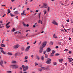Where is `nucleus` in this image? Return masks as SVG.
Segmentation results:
<instances>
[{
    "instance_id": "1",
    "label": "nucleus",
    "mask_w": 73,
    "mask_h": 73,
    "mask_svg": "<svg viewBox=\"0 0 73 73\" xmlns=\"http://www.w3.org/2000/svg\"><path fill=\"white\" fill-rule=\"evenodd\" d=\"M46 42H44L42 43L41 46H40V50L39 51V53H42L43 52V48L46 46Z\"/></svg>"
},
{
    "instance_id": "2",
    "label": "nucleus",
    "mask_w": 73,
    "mask_h": 73,
    "mask_svg": "<svg viewBox=\"0 0 73 73\" xmlns=\"http://www.w3.org/2000/svg\"><path fill=\"white\" fill-rule=\"evenodd\" d=\"M22 67L23 68V71H26L28 69V67L27 66H25L23 65L22 66Z\"/></svg>"
},
{
    "instance_id": "3",
    "label": "nucleus",
    "mask_w": 73,
    "mask_h": 73,
    "mask_svg": "<svg viewBox=\"0 0 73 73\" xmlns=\"http://www.w3.org/2000/svg\"><path fill=\"white\" fill-rule=\"evenodd\" d=\"M52 60L50 58H48L47 59V61L46 62V63L47 64H50L51 63V61Z\"/></svg>"
},
{
    "instance_id": "4",
    "label": "nucleus",
    "mask_w": 73,
    "mask_h": 73,
    "mask_svg": "<svg viewBox=\"0 0 73 73\" xmlns=\"http://www.w3.org/2000/svg\"><path fill=\"white\" fill-rule=\"evenodd\" d=\"M11 67H12L14 69H17L18 68L19 66L17 64L12 65H11Z\"/></svg>"
},
{
    "instance_id": "5",
    "label": "nucleus",
    "mask_w": 73,
    "mask_h": 73,
    "mask_svg": "<svg viewBox=\"0 0 73 73\" xmlns=\"http://www.w3.org/2000/svg\"><path fill=\"white\" fill-rule=\"evenodd\" d=\"M48 8V6L46 5V4L45 3H44L43 4V6L40 7V8Z\"/></svg>"
},
{
    "instance_id": "6",
    "label": "nucleus",
    "mask_w": 73,
    "mask_h": 73,
    "mask_svg": "<svg viewBox=\"0 0 73 73\" xmlns=\"http://www.w3.org/2000/svg\"><path fill=\"white\" fill-rule=\"evenodd\" d=\"M19 47H20V45L19 44H16L14 46V48H15V49H17V48H18Z\"/></svg>"
},
{
    "instance_id": "7",
    "label": "nucleus",
    "mask_w": 73,
    "mask_h": 73,
    "mask_svg": "<svg viewBox=\"0 0 73 73\" xmlns=\"http://www.w3.org/2000/svg\"><path fill=\"white\" fill-rule=\"evenodd\" d=\"M3 61L1 60L0 62V65H1L2 67H3V68H4V66H3Z\"/></svg>"
},
{
    "instance_id": "8",
    "label": "nucleus",
    "mask_w": 73,
    "mask_h": 73,
    "mask_svg": "<svg viewBox=\"0 0 73 73\" xmlns=\"http://www.w3.org/2000/svg\"><path fill=\"white\" fill-rule=\"evenodd\" d=\"M52 24H54V25H58V23L56 22L55 21H53L52 22Z\"/></svg>"
},
{
    "instance_id": "9",
    "label": "nucleus",
    "mask_w": 73,
    "mask_h": 73,
    "mask_svg": "<svg viewBox=\"0 0 73 73\" xmlns=\"http://www.w3.org/2000/svg\"><path fill=\"white\" fill-rule=\"evenodd\" d=\"M19 53V52H17L15 53L14 54V56L15 58H16V57L18 56Z\"/></svg>"
},
{
    "instance_id": "10",
    "label": "nucleus",
    "mask_w": 73,
    "mask_h": 73,
    "mask_svg": "<svg viewBox=\"0 0 73 73\" xmlns=\"http://www.w3.org/2000/svg\"><path fill=\"white\" fill-rule=\"evenodd\" d=\"M30 48V46H28L25 50V51L26 52H28V51L29 49Z\"/></svg>"
},
{
    "instance_id": "11",
    "label": "nucleus",
    "mask_w": 73,
    "mask_h": 73,
    "mask_svg": "<svg viewBox=\"0 0 73 73\" xmlns=\"http://www.w3.org/2000/svg\"><path fill=\"white\" fill-rule=\"evenodd\" d=\"M68 59L69 60V62H72L73 61V59L72 58H68Z\"/></svg>"
},
{
    "instance_id": "12",
    "label": "nucleus",
    "mask_w": 73,
    "mask_h": 73,
    "mask_svg": "<svg viewBox=\"0 0 73 73\" xmlns=\"http://www.w3.org/2000/svg\"><path fill=\"white\" fill-rule=\"evenodd\" d=\"M14 14L15 15H18L19 14V12H18V11H16L14 12Z\"/></svg>"
},
{
    "instance_id": "13",
    "label": "nucleus",
    "mask_w": 73,
    "mask_h": 73,
    "mask_svg": "<svg viewBox=\"0 0 73 73\" xmlns=\"http://www.w3.org/2000/svg\"><path fill=\"white\" fill-rule=\"evenodd\" d=\"M59 61L60 62H61V63H62V61H63V59H59Z\"/></svg>"
},
{
    "instance_id": "14",
    "label": "nucleus",
    "mask_w": 73,
    "mask_h": 73,
    "mask_svg": "<svg viewBox=\"0 0 73 73\" xmlns=\"http://www.w3.org/2000/svg\"><path fill=\"white\" fill-rule=\"evenodd\" d=\"M28 58V56H25L24 58V59L25 60H27V59Z\"/></svg>"
},
{
    "instance_id": "15",
    "label": "nucleus",
    "mask_w": 73,
    "mask_h": 73,
    "mask_svg": "<svg viewBox=\"0 0 73 73\" xmlns=\"http://www.w3.org/2000/svg\"><path fill=\"white\" fill-rule=\"evenodd\" d=\"M50 50H51L50 48H48L46 52H49Z\"/></svg>"
},
{
    "instance_id": "16",
    "label": "nucleus",
    "mask_w": 73,
    "mask_h": 73,
    "mask_svg": "<svg viewBox=\"0 0 73 73\" xmlns=\"http://www.w3.org/2000/svg\"><path fill=\"white\" fill-rule=\"evenodd\" d=\"M50 45H53V43L52 41H51L50 43Z\"/></svg>"
},
{
    "instance_id": "17",
    "label": "nucleus",
    "mask_w": 73,
    "mask_h": 73,
    "mask_svg": "<svg viewBox=\"0 0 73 73\" xmlns=\"http://www.w3.org/2000/svg\"><path fill=\"white\" fill-rule=\"evenodd\" d=\"M21 50L22 51H24V47H21Z\"/></svg>"
},
{
    "instance_id": "18",
    "label": "nucleus",
    "mask_w": 73,
    "mask_h": 73,
    "mask_svg": "<svg viewBox=\"0 0 73 73\" xmlns=\"http://www.w3.org/2000/svg\"><path fill=\"white\" fill-rule=\"evenodd\" d=\"M24 11H23V13H21V15L22 16H24V15H25L26 14L25 13Z\"/></svg>"
},
{
    "instance_id": "19",
    "label": "nucleus",
    "mask_w": 73,
    "mask_h": 73,
    "mask_svg": "<svg viewBox=\"0 0 73 73\" xmlns=\"http://www.w3.org/2000/svg\"><path fill=\"white\" fill-rule=\"evenodd\" d=\"M38 71H39V72H42V69L41 68H39L38 69Z\"/></svg>"
},
{
    "instance_id": "20",
    "label": "nucleus",
    "mask_w": 73,
    "mask_h": 73,
    "mask_svg": "<svg viewBox=\"0 0 73 73\" xmlns=\"http://www.w3.org/2000/svg\"><path fill=\"white\" fill-rule=\"evenodd\" d=\"M1 53H3V54H6V53L4 51H3V50H1Z\"/></svg>"
},
{
    "instance_id": "21",
    "label": "nucleus",
    "mask_w": 73,
    "mask_h": 73,
    "mask_svg": "<svg viewBox=\"0 0 73 73\" xmlns=\"http://www.w3.org/2000/svg\"><path fill=\"white\" fill-rule=\"evenodd\" d=\"M53 36L55 38H57V36H56L55 34L53 35Z\"/></svg>"
},
{
    "instance_id": "22",
    "label": "nucleus",
    "mask_w": 73,
    "mask_h": 73,
    "mask_svg": "<svg viewBox=\"0 0 73 73\" xmlns=\"http://www.w3.org/2000/svg\"><path fill=\"white\" fill-rule=\"evenodd\" d=\"M41 68H42V70H45L46 69V68L44 67H41Z\"/></svg>"
},
{
    "instance_id": "23",
    "label": "nucleus",
    "mask_w": 73,
    "mask_h": 73,
    "mask_svg": "<svg viewBox=\"0 0 73 73\" xmlns=\"http://www.w3.org/2000/svg\"><path fill=\"white\" fill-rule=\"evenodd\" d=\"M41 60L42 61H43L44 60V57L43 56H42L41 57Z\"/></svg>"
},
{
    "instance_id": "24",
    "label": "nucleus",
    "mask_w": 73,
    "mask_h": 73,
    "mask_svg": "<svg viewBox=\"0 0 73 73\" xmlns=\"http://www.w3.org/2000/svg\"><path fill=\"white\" fill-rule=\"evenodd\" d=\"M7 54H8V55H9V56L12 55V54L11 53H10V52H8Z\"/></svg>"
},
{
    "instance_id": "25",
    "label": "nucleus",
    "mask_w": 73,
    "mask_h": 73,
    "mask_svg": "<svg viewBox=\"0 0 73 73\" xmlns=\"http://www.w3.org/2000/svg\"><path fill=\"white\" fill-rule=\"evenodd\" d=\"M55 53V51H54V50H53L52 51V53L51 54H53L54 53Z\"/></svg>"
},
{
    "instance_id": "26",
    "label": "nucleus",
    "mask_w": 73,
    "mask_h": 73,
    "mask_svg": "<svg viewBox=\"0 0 73 73\" xmlns=\"http://www.w3.org/2000/svg\"><path fill=\"white\" fill-rule=\"evenodd\" d=\"M36 58L37 60H40V57H39V56H36Z\"/></svg>"
},
{
    "instance_id": "27",
    "label": "nucleus",
    "mask_w": 73,
    "mask_h": 73,
    "mask_svg": "<svg viewBox=\"0 0 73 73\" xmlns=\"http://www.w3.org/2000/svg\"><path fill=\"white\" fill-rule=\"evenodd\" d=\"M1 46L2 47H4L5 46V45H4V44H1Z\"/></svg>"
},
{
    "instance_id": "28",
    "label": "nucleus",
    "mask_w": 73,
    "mask_h": 73,
    "mask_svg": "<svg viewBox=\"0 0 73 73\" xmlns=\"http://www.w3.org/2000/svg\"><path fill=\"white\" fill-rule=\"evenodd\" d=\"M11 62L13 63V64H16V62L15 61H12Z\"/></svg>"
},
{
    "instance_id": "29",
    "label": "nucleus",
    "mask_w": 73,
    "mask_h": 73,
    "mask_svg": "<svg viewBox=\"0 0 73 73\" xmlns=\"http://www.w3.org/2000/svg\"><path fill=\"white\" fill-rule=\"evenodd\" d=\"M10 11V10H9V9H8L7 10V11L8 12L7 13V14H8L9 13H11V11Z\"/></svg>"
},
{
    "instance_id": "30",
    "label": "nucleus",
    "mask_w": 73,
    "mask_h": 73,
    "mask_svg": "<svg viewBox=\"0 0 73 73\" xmlns=\"http://www.w3.org/2000/svg\"><path fill=\"white\" fill-rule=\"evenodd\" d=\"M10 16L11 17H13V16H15V15H14L13 14H12V13H10Z\"/></svg>"
},
{
    "instance_id": "31",
    "label": "nucleus",
    "mask_w": 73,
    "mask_h": 73,
    "mask_svg": "<svg viewBox=\"0 0 73 73\" xmlns=\"http://www.w3.org/2000/svg\"><path fill=\"white\" fill-rule=\"evenodd\" d=\"M53 64L54 65H57V63L56 62H54Z\"/></svg>"
},
{
    "instance_id": "32",
    "label": "nucleus",
    "mask_w": 73,
    "mask_h": 73,
    "mask_svg": "<svg viewBox=\"0 0 73 73\" xmlns=\"http://www.w3.org/2000/svg\"><path fill=\"white\" fill-rule=\"evenodd\" d=\"M45 56L46 58H48V55L46 54H45Z\"/></svg>"
},
{
    "instance_id": "33",
    "label": "nucleus",
    "mask_w": 73,
    "mask_h": 73,
    "mask_svg": "<svg viewBox=\"0 0 73 73\" xmlns=\"http://www.w3.org/2000/svg\"><path fill=\"white\" fill-rule=\"evenodd\" d=\"M7 73H11L12 72L11 71H8L7 72Z\"/></svg>"
},
{
    "instance_id": "34",
    "label": "nucleus",
    "mask_w": 73,
    "mask_h": 73,
    "mask_svg": "<svg viewBox=\"0 0 73 73\" xmlns=\"http://www.w3.org/2000/svg\"><path fill=\"white\" fill-rule=\"evenodd\" d=\"M41 14V12H40L38 15L39 18H40V17Z\"/></svg>"
},
{
    "instance_id": "35",
    "label": "nucleus",
    "mask_w": 73,
    "mask_h": 73,
    "mask_svg": "<svg viewBox=\"0 0 73 73\" xmlns=\"http://www.w3.org/2000/svg\"><path fill=\"white\" fill-rule=\"evenodd\" d=\"M10 22H8V23H7L6 24V26H7L9 24H10Z\"/></svg>"
},
{
    "instance_id": "36",
    "label": "nucleus",
    "mask_w": 73,
    "mask_h": 73,
    "mask_svg": "<svg viewBox=\"0 0 73 73\" xmlns=\"http://www.w3.org/2000/svg\"><path fill=\"white\" fill-rule=\"evenodd\" d=\"M10 27H11V26H7L6 28H7V29H8V28H9Z\"/></svg>"
},
{
    "instance_id": "37",
    "label": "nucleus",
    "mask_w": 73,
    "mask_h": 73,
    "mask_svg": "<svg viewBox=\"0 0 73 73\" xmlns=\"http://www.w3.org/2000/svg\"><path fill=\"white\" fill-rule=\"evenodd\" d=\"M24 62H26L27 63V62H28V61L27 60H26L24 61Z\"/></svg>"
},
{
    "instance_id": "38",
    "label": "nucleus",
    "mask_w": 73,
    "mask_h": 73,
    "mask_svg": "<svg viewBox=\"0 0 73 73\" xmlns=\"http://www.w3.org/2000/svg\"><path fill=\"white\" fill-rule=\"evenodd\" d=\"M46 69L47 70H50V69L49 68H46Z\"/></svg>"
},
{
    "instance_id": "39",
    "label": "nucleus",
    "mask_w": 73,
    "mask_h": 73,
    "mask_svg": "<svg viewBox=\"0 0 73 73\" xmlns=\"http://www.w3.org/2000/svg\"><path fill=\"white\" fill-rule=\"evenodd\" d=\"M23 26H24V27H25V26H26V24L25 23H24V22H23Z\"/></svg>"
},
{
    "instance_id": "40",
    "label": "nucleus",
    "mask_w": 73,
    "mask_h": 73,
    "mask_svg": "<svg viewBox=\"0 0 73 73\" xmlns=\"http://www.w3.org/2000/svg\"><path fill=\"white\" fill-rule=\"evenodd\" d=\"M15 31H16V30H15V28H13V29L12 31L13 32H15Z\"/></svg>"
},
{
    "instance_id": "41",
    "label": "nucleus",
    "mask_w": 73,
    "mask_h": 73,
    "mask_svg": "<svg viewBox=\"0 0 73 73\" xmlns=\"http://www.w3.org/2000/svg\"><path fill=\"white\" fill-rule=\"evenodd\" d=\"M35 66H36L37 65H38V64H37V62H35Z\"/></svg>"
},
{
    "instance_id": "42",
    "label": "nucleus",
    "mask_w": 73,
    "mask_h": 73,
    "mask_svg": "<svg viewBox=\"0 0 73 73\" xmlns=\"http://www.w3.org/2000/svg\"><path fill=\"white\" fill-rule=\"evenodd\" d=\"M59 55H60V54L58 53H56L55 55V56H59Z\"/></svg>"
},
{
    "instance_id": "43",
    "label": "nucleus",
    "mask_w": 73,
    "mask_h": 73,
    "mask_svg": "<svg viewBox=\"0 0 73 73\" xmlns=\"http://www.w3.org/2000/svg\"><path fill=\"white\" fill-rule=\"evenodd\" d=\"M41 22H42V21H41V20H39L38 21V23H41Z\"/></svg>"
},
{
    "instance_id": "44",
    "label": "nucleus",
    "mask_w": 73,
    "mask_h": 73,
    "mask_svg": "<svg viewBox=\"0 0 73 73\" xmlns=\"http://www.w3.org/2000/svg\"><path fill=\"white\" fill-rule=\"evenodd\" d=\"M64 51H69V50L67 49H65L64 50Z\"/></svg>"
},
{
    "instance_id": "45",
    "label": "nucleus",
    "mask_w": 73,
    "mask_h": 73,
    "mask_svg": "<svg viewBox=\"0 0 73 73\" xmlns=\"http://www.w3.org/2000/svg\"><path fill=\"white\" fill-rule=\"evenodd\" d=\"M43 54H45V53H46V51H43Z\"/></svg>"
},
{
    "instance_id": "46",
    "label": "nucleus",
    "mask_w": 73,
    "mask_h": 73,
    "mask_svg": "<svg viewBox=\"0 0 73 73\" xmlns=\"http://www.w3.org/2000/svg\"><path fill=\"white\" fill-rule=\"evenodd\" d=\"M36 42H37V41L36 40H35L33 43V44H35L36 43Z\"/></svg>"
},
{
    "instance_id": "47",
    "label": "nucleus",
    "mask_w": 73,
    "mask_h": 73,
    "mask_svg": "<svg viewBox=\"0 0 73 73\" xmlns=\"http://www.w3.org/2000/svg\"><path fill=\"white\" fill-rule=\"evenodd\" d=\"M4 26H1L0 27V28H3Z\"/></svg>"
},
{
    "instance_id": "48",
    "label": "nucleus",
    "mask_w": 73,
    "mask_h": 73,
    "mask_svg": "<svg viewBox=\"0 0 73 73\" xmlns=\"http://www.w3.org/2000/svg\"><path fill=\"white\" fill-rule=\"evenodd\" d=\"M65 3H68V0H65Z\"/></svg>"
},
{
    "instance_id": "49",
    "label": "nucleus",
    "mask_w": 73,
    "mask_h": 73,
    "mask_svg": "<svg viewBox=\"0 0 73 73\" xmlns=\"http://www.w3.org/2000/svg\"><path fill=\"white\" fill-rule=\"evenodd\" d=\"M44 12H44V15H45V14H46V11H44Z\"/></svg>"
},
{
    "instance_id": "50",
    "label": "nucleus",
    "mask_w": 73,
    "mask_h": 73,
    "mask_svg": "<svg viewBox=\"0 0 73 73\" xmlns=\"http://www.w3.org/2000/svg\"><path fill=\"white\" fill-rule=\"evenodd\" d=\"M6 15V14H5L4 15H3L2 17H4Z\"/></svg>"
},
{
    "instance_id": "51",
    "label": "nucleus",
    "mask_w": 73,
    "mask_h": 73,
    "mask_svg": "<svg viewBox=\"0 0 73 73\" xmlns=\"http://www.w3.org/2000/svg\"><path fill=\"white\" fill-rule=\"evenodd\" d=\"M56 49H58V46H56Z\"/></svg>"
},
{
    "instance_id": "52",
    "label": "nucleus",
    "mask_w": 73,
    "mask_h": 73,
    "mask_svg": "<svg viewBox=\"0 0 73 73\" xmlns=\"http://www.w3.org/2000/svg\"><path fill=\"white\" fill-rule=\"evenodd\" d=\"M49 9H50V8L49 7H48V11H49Z\"/></svg>"
},
{
    "instance_id": "53",
    "label": "nucleus",
    "mask_w": 73,
    "mask_h": 73,
    "mask_svg": "<svg viewBox=\"0 0 73 73\" xmlns=\"http://www.w3.org/2000/svg\"><path fill=\"white\" fill-rule=\"evenodd\" d=\"M0 49H1V50H3V48H2L0 47Z\"/></svg>"
},
{
    "instance_id": "54",
    "label": "nucleus",
    "mask_w": 73,
    "mask_h": 73,
    "mask_svg": "<svg viewBox=\"0 0 73 73\" xmlns=\"http://www.w3.org/2000/svg\"><path fill=\"white\" fill-rule=\"evenodd\" d=\"M64 65H66V66H67V65H68V64H67V63H65L64 64Z\"/></svg>"
},
{
    "instance_id": "55",
    "label": "nucleus",
    "mask_w": 73,
    "mask_h": 73,
    "mask_svg": "<svg viewBox=\"0 0 73 73\" xmlns=\"http://www.w3.org/2000/svg\"><path fill=\"white\" fill-rule=\"evenodd\" d=\"M29 31H30L29 30H27L26 31V32H28Z\"/></svg>"
},
{
    "instance_id": "56",
    "label": "nucleus",
    "mask_w": 73,
    "mask_h": 73,
    "mask_svg": "<svg viewBox=\"0 0 73 73\" xmlns=\"http://www.w3.org/2000/svg\"><path fill=\"white\" fill-rule=\"evenodd\" d=\"M71 52H72V51H70L69 52V53L70 54H71Z\"/></svg>"
},
{
    "instance_id": "57",
    "label": "nucleus",
    "mask_w": 73,
    "mask_h": 73,
    "mask_svg": "<svg viewBox=\"0 0 73 73\" xmlns=\"http://www.w3.org/2000/svg\"><path fill=\"white\" fill-rule=\"evenodd\" d=\"M15 0H11V1L12 2H13V1H15Z\"/></svg>"
},
{
    "instance_id": "58",
    "label": "nucleus",
    "mask_w": 73,
    "mask_h": 73,
    "mask_svg": "<svg viewBox=\"0 0 73 73\" xmlns=\"http://www.w3.org/2000/svg\"><path fill=\"white\" fill-rule=\"evenodd\" d=\"M27 9V11H28V10H29V8H27V9Z\"/></svg>"
},
{
    "instance_id": "59",
    "label": "nucleus",
    "mask_w": 73,
    "mask_h": 73,
    "mask_svg": "<svg viewBox=\"0 0 73 73\" xmlns=\"http://www.w3.org/2000/svg\"><path fill=\"white\" fill-rule=\"evenodd\" d=\"M72 33H73V29H72Z\"/></svg>"
},
{
    "instance_id": "60",
    "label": "nucleus",
    "mask_w": 73,
    "mask_h": 73,
    "mask_svg": "<svg viewBox=\"0 0 73 73\" xmlns=\"http://www.w3.org/2000/svg\"><path fill=\"white\" fill-rule=\"evenodd\" d=\"M28 3L27 2L25 3V4H27Z\"/></svg>"
},
{
    "instance_id": "61",
    "label": "nucleus",
    "mask_w": 73,
    "mask_h": 73,
    "mask_svg": "<svg viewBox=\"0 0 73 73\" xmlns=\"http://www.w3.org/2000/svg\"><path fill=\"white\" fill-rule=\"evenodd\" d=\"M1 6L2 7H5V5H2Z\"/></svg>"
},
{
    "instance_id": "62",
    "label": "nucleus",
    "mask_w": 73,
    "mask_h": 73,
    "mask_svg": "<svg viewBox=\"0 0 73 73\" xmlns=\"http://www.w3.org/2000/svg\"><path fill=\"white\" fill-rule=\"evenodd\" d=\"M19 73H23V72H22V71H20Z\"/></svg>"
},
{
    "instance_id": "63",
    "label": "nucleus",
    "mask_w": 73,
    "mask_h": 73,
    "mask_svg": "<svg viewBox=\"0 0 73 73\" xmlns=\"http://www.w3.org/2000/svg\"><path fill=\"white\" fill-rule=\"evenodd\" d=\"M66 21H67V22H69V19L66 20Z\"/></svg>"
},
{
    "instance_id": "64",
    "label": "nucleus",
    "mask_w": 73,
    "mask_h": 73,
    "mask_svg": "<svg viewBox=\"0 0 73 73\" xmlns=\"http://www.w3.org/2000/svg\"><path fill=\"white\" fill-rule=\"evenodd\" d=\"M34 56L33 55H31V57H32V58H33Z\"/></svg>"
}]
</instances>
